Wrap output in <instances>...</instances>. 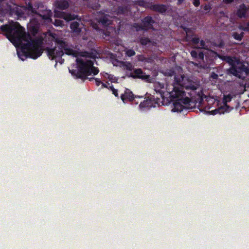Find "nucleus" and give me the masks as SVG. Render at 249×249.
Listing matches in <instances>:
<instances>
[{
	"label": "nucleus",
	"mask_w": 249,
	"mask_h": 249,
	"mask_svg": "<svg viewBox=\"0 0 249 249\" xmlns=\"http://www.w3.org/2000/svg\"><path fill=\"white\" fill-rule=\"evenodd\" d=\"M1 31L13 44L21 45L20 52H18V57L24 61L27 58L36 59L43 53L41 38H33L18 22L3 25Z\"/></svg>",
	"instance_id": "nucleus-1"
},
{
	"label": "nucleus",
	"mask_w": 249,
	"mask_h": 249,
	"mask_svg": "<svg viewBox=\"0 0 249 249\" xmlns=\"http://www.w3.org/2000/svg\"><path fill=\"white\" fill-rule=\"evenodd\" d=\"M76 61L77 64V70H70V72L72 75L75 76L77 78L81 79L83 81H85L88 79L89 81L94 79L97 86L102 84V82L99 78L88 77V76L92 74L95 75L99 72L98 68L93 66V61L89 59H83L77 58Z\"/></svg>",
	"instance_id": "nucleus-2"
},
{
	"label": "nucleus",
	"mask_w": 249,
	"mask_h": 249,
	"mask_svg": "<svg viewBox=\"0 0 249 249\" xmlns=\"http://www.w3.org/2000/svg\"><path fill=\"white\" fill-rule=\"evenodd\" d=\"M174 79V82L172 86V90H170L169 88H167V91L171 97H178L185 95V92L183 90L184 89L186 90L196 89L195 83L188 78L181 75L175 76Z\"/></svg>",
	"instance_id": "nucleus-3"
},
{
	"label": "nucleus",
	"mask_w": 249,
	"mask_h": 249,
	"mask_svg": "<svg viewBox=\"0 0 249 249\" xmlns=\"http://www.w3.org/2000/svg\"><path fill=\"white\" fill-rule=\"evenodd\" d=\"M58 48L54 47L52 48L47 47L46 51L48 56L51 59H56L57 57H62L64 53L68 55H72L74 57H77L79 52L72 49L69 44L63 40L57 39L56 41Z\"/></svg>",
	"instance_id": "nucleus-4"
},
{
	"label": "nucleus",
	"mask_w": 249,
	"mask_h": 249,
	"mask_svg": "<svg viewBox=\"0 0 249 249\" xmlns=\"http://www.w3.org/2000/svg\"><path fill=\"white\" fill-rule=\"evenodd\" d=\"M9 9L10 15L12 16H16L18 18H26L25 12H26L28 13H36V11L31 2L23 6L15 4L13 6H10Z\"/></svg>",
	"instance_id": "nucleus-5"
},
{
	"label": "nucleus",
	"mask_w": 249,
	"mask_h": 249,
	"mask_svg": "<svg viewBox=\"0 0 249 249\" xmlns=\"http://www.w3.org/2000/svg\"><path fill=\"white\" fill-rule=\"evenodd\" d=\"M228 72L240 79H243L245 76H243L242 74L245 72V75H248L249 74V67L237 59L235 63L229 69Z\"/></svg>",
	"instance_id": "nucleus-6"
},
{
	"label": "nucleus",
	"mask_w": 249,
	"mask_h": 249,
	"mask_svg": "<svg viewBox=\"0 0 249 249\" xmlns=\"http://www.w3.org/2000/svg\"><path fill=\"white\" fill-rule=\"evenodd\" d=\"M160 102V98L158 97L155 98L154 96L150 95L147 98H144V100L141 102L139 107L140 110H144L146 109H149L152 107H155L159 106Z\"/></svg>",
	"instance_id": "nucleus-7"
},
{
	"label": "nucleus",
	"mask_w": 249,
	"mask_h": 249,
	"mask_svg": "<svg viewBox=\"0 0 249 249\" xmlns=\"http://www.w3.org/2000/svg\"><path fill=\"white\" fill-rule=\"evenodd\" d=\"M140 6L149 9L153 11L158 12L161 14L165 13L168 9L167 6L163 4H152V3L149 2H145L143 0L140 1Z\"/></svg>",
	"instance_id": "nucleus-8"
},
{
	"label": "nucleus",
	"mask_w": 249,
	"mask_h": 249,
	"mask_svg": "<svg viewBox=\"0 0 249 249\" xmlns=\"http://www.w3.org/2000/svg\"><path fill=\"white\" fill-rule=\"evenodd\" d=\"M144 29V31H147L149 30H154L153 24L155 23V21L149 16H147L141 20Z\"/></svg>",
	"instance_id": "nucleus-9"
},
{
	"label": "nucleus",
	"mask_w": 249,
	"mask_h": 249,
	"mask_svg": "<svg viewBox=\"0 0 249 249\" xmlns=\"http://www.w3.org/2000/svg\"><path fill=\"white\" fill-rule=\"evenodd\" d=\"M135 98H142V96H134L133 92L129 89H126L124 90V93L122 94L121 96V98L123 102H132Z\"/></svg>",
	"instance_id": "nucleus-10"
},
{
	"label": "nucleus",
	"mask_w": 249,
	"mask_h": 249,
	"mask_svg": "<svg viewBox=\"0 0 249 249\" xmlns=\"http://www.w3.org/2000/svg\"><path fill=\"white\" fill-rule=\"evenodd\" d=\"M249 11V6H247L245 4L242 3L239 6L236 15L240 18H246L247 14Z\"/></svg>",
	"instance_id": "nucleus-11"
},
{
	"label": "nucleus",
	"mask_w": 249,
	"mask_h": 249,
	"mask_svg": "<svg viewBox=\"0 0 249 249\" xmlns=\"http://www.w3.org/2000/svg\"><path fill=\"white\" fill-rule=\"evenodd\" d=\"M129 77H132L134 79L139 78L145 80L147 79L149 77V76L146 75L141 69L139 68L134 69L133 72L130 73Z\"/></svg>",
	"instance_id": "nucleus-12"
},
{
	"label": "nucleus",
	"mask_w": 249,
	"mask_h": 249,
	"mask_svg": "<svg viewBox=\"0 0 249 249\" xmlns=\"http://www.w3.org/2000/svg\"><path fill=\"white\" fill-rule=\"evenodd\" d=\"M53 5L55 7L61 10L67 9L70 6V3L67 0H55Z\"/></svg>",
	"instance_id": "nucleus-13"
},
{
	"label": "nucleus",
	"mask_w": 249,
	"mask_h": 249,
	"mask_svg": "<svg viewBox=\"0 0 249 249\" xmlns=\"http://www.w3.org/2000/svg\"><path fill=\"white\" fill-rule=\"evenodd\" d=\"M111 17L108 14H103L98 18V22L105 27L110 25L112 22Z\"/></svg>",
	"instance_id": "nucleus-14"
},
{
	"label": "nucleus",
	"mask_w": 249,
	"mask_h": 249,
	"mask_svg": "<svg viewBox=\"0 0 249 249\" xmlns=\"http://www.w3.org/2000/svg\"><path fill=\"white\" fill-rule=\"evenodd\" d=\"M185 95H183L182 96H180L178 97H171L170 95V97L173 100H174V99H178L179 101V102L182 104V105L185 107V108H189L191 99L188 97H185Z\"/></svg>",
	"instance_id": "nucleus-15"
},
{
	"label": "nucleus",
	"mask_w": 249,
	"mask_h": 249,
	"mask_svg": "<svg viewBox=\"0 0 249 249\" xmlns=\"http://www.w3.org/2000/svg\"><path fill=\"white\" fill-rule=\"evenodd\" d=\"M175 99L173 103L174 107L172 108V111L173 112H181L185 108V107L182 105L178 99Z\"/></svg>",
	"instance_id": "nucleus-16"
},
{
	"label": "nucleus",
	"mask_w": 249,
	"mask_h": 249,
	"mask_svg": "<svg viewBox=\"0 0 249 249\" xmlns=\"http://www.w3.org/2000/svg\"><path fill=\"white\" fill-rule=\"evenodd\" d=\"M59 14L60 15V17L63 18L68 21L74 20L75 19H78V16L75 15L74 14H71L70 13H65L64 12H60Z\"/></svg>",
	"instance_id": "nucleus-17"
},
{
	"label": "nucleus",
	"mask_w": 249,
	"mask_h": 249,
	"mask_svg": "<svg viewBox=\"0 0 249 249\" xmlns=\"http://www.w3.org/2000/svg\"><path fill=\"white\" fill-rule=\"evenodd\" d=\"M70 28L72 32L76 34H79L81 32L80 23L77 21L72 22L70 25Z\"/></svg>",
	"instance_id": "nucleus-18"
},
{
	"label": "nucleus",
	"mask_w": 249,
	"mask_h": 249,
	"mask_svg": "<svg viewBox=\"0 0 249 249\" xmlns=\"http://www.w3.org/2000/svg\"><path fill=\"white\" fill-rule=\"evenodd\" d=\"M186 38L188 41H191L194 45H197L199 43L200 39L198 37L193 36H189L187 34Z\"/></svg>",
	"instance_id": "nucleus-19"
},
{
	"label": "nucleus",
	"mask_w": 249,
	"mask_h": 249,
	"mask_svg": "<svg viewBox=\"0 0 249 249\" xmlns=\"http://www.w3.org/2000/svg\"><path fill=\"white\" fill-rule=\"evenodd\" d=\"M236 60L237 58L235 57L226 55L224 61L228 63L231 67H232L234 64L235 63Z\"/></svg>",
	"instance_id": "nucleus-20"
},
{
	"label": "nucleus",
	"mask_w": 249,
	"mask_h": 249,
	"mask_svg": "<svg viewBox=\"0 0 249 249\" xmlns=\"http://www.w3.org/2000/svg\"><path fill=\"white\" fill-rule=\"evenodd\" d=\"M238 28L246 32H249V20L244 22L238 26Z\"/></svg>",
	"instance_id": "nucleus-21"
},
{
	"label": "nucleus",
	"mask_w": 249,
	"mask_h": 249,
	"mask_svg": "<svg viewBox=\"0 0 249 249\" xmlns=\"http://www.w3.org/2000/svg\"><path fill=\"white\" fill-rule=\"evenodd\" d=\"M231 99V97L230 95L224 96L223 99L224 105L222 107H224L225 109H227V111H228V109L230 108V107L227 105V102H230Z\"/></svg>",
	"instance_id": "nucleus-22"
},
{
	"label": "nucleus",
	"mask_w": 249,
	"mask_h": 249,
	"mask_svg": "<svg viewBox=\"0 0 249 249\" xmlns=\"http://www.w3.org/2000/svg\"><path fill=\"white\" fill-rule=\"evenodd\" d=\"M225 112H227V109H225L224 107L222 106L218 107L214 110H212L211 111V114L215 115L216 114H224Z\"/></svg>",
	"instance_id": "nucleus-23"
},
{
	"label": "nucleus",
	"mask_w": 249,
	"mask_h": 249,
	"mask_svg": "<svg viewBox=\"0 0 249 249\" xmlns=\"http://www.w3.org/2000/svg\"><path fill=\"white\" fill-rule=\"evenodd\" d=\"M210 53L212 54L213 57H214V59H216V58H219L221 59L222 60L224 61L226 55H222L216 52L210 50Z\"/></svg>",
	"instance_id": "nucleus-24"
},
{
	"label": "nucleus",
	"mask_w": 249,
	"mask_h": 249,
	"mask_svg": "<svg viewBox=\"0 0 249 249\" xmlns=\"http://www.w3.org/2000/svg\"><path fill=\"white\" fill-rule=\"evenodd\" d=\"M244 33L243 32H241L240 34H238L237 32H233L232 34V36L235 39L241 41L244 37Z\"/></svg>",
	"instance_id": "nucleus-25"
},
{
	"label": "nucleus",
	"mask_w": 249,
	"mask_h": 249,
	"mask_svg": "<svg viewBox=\"0 0 249 249\" xmlns=\"http://www.w3.org/2000/svg\"><path fill=\"white\" fill-rule=\"evenodd\" d=\"M133 27L136 30V31H144V29L143 27L142 24L138 23H134L133 25Z\"/></svg>",
	"instance_id": "nucleus-26"
},
{
	"label": "nucleus",
	"mask_w": 249,
	"mask_h": 249,
	"mask_svg": "<svg viewBox=\"0 0 249 249\" xmlns=\"http://www.w3.org/2000/svg\"><path fill=\"white\" fill-rule=\"evenodd\" d=\"M123 66L124 69L128 71H131L134 70L133 65L129 62H125Z\"/></svg>",
	"instance_id": "nucleus-27"
},
{
	"label": "nucleus",
	"mask_w": 249,
	"mask_h": 249,
	"mask_svg": "<svg viewBox=\"0 0 249 249\" xmlns=\"http://www.w3.org/2000/svg\"><path fill=\"white\" fill-rule=\"evenodd\" d=\"M140 43L142 45H146L150 42V39L148 37H142L140 38Z\"/></svg>",
	"instance_id": "nucleus-28"
},
{
	"label": "nucleus",
	"mask_w": 249,
	"mask_h": 249,
	"mask_svg": "<svg viewBox=\"0 0 249 249\" xmlns=\"http://www.w3.org/2000/svg\"><path fill=\"white\" fill-rule=\"evenodd\" d=\"M200 47H198V48H202L210 52L211 49H210L208 46L206 45L205 42L203 40H200Z\"/></svg>",
	"instance_id": "nucleus-29"
},
{
	"label": "nucleus",
	"mask_w": 249,
	"mask_h": 249,
	"mask_svg": "<svg viewBox=\"0 0 249 249\" xmlns=\"http://www.w3.org/2000/svg\"><path fill=\"white\" fill-rule=\"evenodd\" d=\"M204 54L203 52H198L197 59L196 61L200 62L204 61Z\"/></svg>",
	"instance_id": "nucleus-30"
},
{
	"label": "nucleus",
	"mask_w": 249,
	"mask_h": 249,
	"mask_svg": "<svg viewBox=\"0 0 249 249\" xmlns=\"http://www.w3.org/2000/svg\"><path fill=\"white\" fill-rule=\"evenodd\" d=\"M126 54L129 57H131L135 55V52L133 49H128L126 51Z\"/></svg>",
	"instance_id": "nucleus-31"
},
{
	"label": "nucleus",
	"mask_w": 249,
	"mask_h": 249,
	"mask_svg": "<svg viewBox=\"0 0 249 249\" xmlns=\"http://www.w3.org/2000/svg\"><path fill=\"white\" fill-rule=\"evenodd\" d=\"M198 53L196 50H192L191 52V55L193 58L194 60H196L197 59Z\"/></svg>",
	"instance_id": "nucleus-32"
},
{
	"label": "nucleus",
	"mask_w": 249,
	"mask_h": 249,
	"mask_svg": "<svg viewBox=\"0 0 249 249\" xmlns=\"http://www.w3.org/2000/svg\"><path fill=\"white\" fill-rule=\"evenodd\" d=\"M63 21L60 19H55L54 25L55 26H61L63 25Z\"/></svg>",
	"instance_id": "nucleus-33"
},
{
	"label": "nucleus",
	"mask_w": 249,
	"mask_h": 249,
	"mask_svg": "<svg viewBox=\"0 0 249 249\" xmlns=\"http://www.w3.org/2000/svg\"><path fill=\"white\" fill-rule=\"evenodd\" d=\"M211 44H212V46H215V47H218L220 48H223V45H224L223 43L222 42H221L219 44H217L216 43H215L214 42H211Z\"/></svg>",
	"instance_id": "nucleus-34"
},
{
	"label": "nucleus",
	"mask_w": 249,
	"mask_h": 249,
	"mask_svg": "<svg viewBox=\"0 0 249 249\" xmlns=\"http://www.w3.org/2000/svg\"><path fill=\"white\" fill-rule=\"evenodd\" d=\"M212 9L211 5L210 4H205L203 7V9L205 11H210Z\"/></svg>",
	"instance_id": "nucleus-35"
},
{
	"label": "nucleus",
	"mask_w": 249,
	"mask_h": 249,
	"mask_svg": "<svg viewBox=\"0 0 249 249\" xmlns=\"http://www.w3.org/2000/svg\"><path fill=\"white\" fill-rule=\"evenodd\" d=\"M193 4L195 7H198L200 5V0H193Z\"/></svg>",
	"instance_id": "nucleus-36"
},
{
	"label": "nucleus",
	"mask_w": 249,
	"mask_h": 249,
	"mask_svg": "<svg viewBox=\"0 0 249 249\" xmlns=\"http://www.w3.org/2000/svg\"><path fill=\"white\" fill-rule=\"evenodd\" d=\"M106 75H104L105 77H107L108 79H109V80L111 81L113 80V78L114 77L113 75L109 74L107 73H105Z\"/></svg>",
	"instance_id": "nucleus-37"
},
{
	"label": "nucleus",
	"mask_w": 249,
	"mask_h": 249,
	"mask_svg": "<svg viewBox=\"0 0 249 249\" xmlns=\"http://www.w3.org/2000/svg\"><path fill=\"white\" fill-rule=\"evenodd\" d=\"M57 59H58V62L60 63V64H63L64 62V59L62 58V57H57L56 59H55L56 60V62H57Z\"/></svg>",
	"instance_id": "nucleus-38"
},
{
	"label": "nucleus",
	"mask_w": 249,
	"mask_h": 249,
	"mask_svg": "<svg viewBox=\"0 0 249 249\" xmlns=\"http://www.w3.org/2000/svg\"><path fill=\"white\" fill-rule=\"evenodd\" d=\"M112 94H113L116 97H118V90L113 89V90H112Z\"/></svg>",
	"instance_id": "nucleus-39"
},
{
	"label": "nucleus",
	"mask_w": 249,
	"mask_h": 249,
	"mask_svg": "<svg viewBox=\"0 0 249 249\" xmlns=\"http://www.w3.org/2000/svg\"><path fill=\"white\" fill-rule=\"evenodd\" d=\"M233 0H224V2L225 3L229 4V3H231L232 2H233Z\"/></svg>",
	"instance_id": "nucleus-40"
},
{
	"label": "nucleus",
	"mask_w": 249,
	"mask_h": 249,
	"mask_svg": "<svg viewBox=\"0 0 249 249\" xmlns=\"http://www.w3.org/2000/svg\"><path fill=\"white\" fill-rule=\"evenodd\" d=\"M42 18L44 19H50V16L49 15H43L42 16Z\"/></svg>",
	"instance_id": "nucleus-41"
},
{
	"label": "nucleus",
	"mask_w": 249,
	"mask_h": 249,
	"mask_svg": "<svg viewBox=\"0 0 249 249\" xmlns=\"http://www.w3.org/2000/svg\"><path fill=\"white\" fill-rule=\"evenodd\" d=\"M212 77L213 78V79H217V77H218V75L217 74L214 73H213L212 74Z\"/></svg>",
	"instance_id": "nucleus-42"
},
{
	"label": "nucleus",
	"mask_w": 249,
	"mask_h": 249,
	"mask_svg": "<svg viewBox=\"0 0 249 249\" xmlns=\"http://www.w3.org/2000/svg\"><path fill=\"white\" fill-rule=\"evenodd\" d=\"M184 0H178L177 4L179 5L182 3Z\"/></svg>",
	"instance_id": "nucleus-43"
},
{
	"label": "nucleus",
	"mask_w": 249,
	"mask_h": 249,
	"mask_svg": "<svg viewBox=\"0 0 249 249\" xmlns=\"http://www.w3.org/2000/svg\"><path fill=\"white\" fill-rule=\"evenodd\" d=\"M102 88H108V86H107V85L106 84H105V83L102 82Z\"/></svg>",
	"instance_id": "nucleus-44"
},
{
	"label": "nucleus",
	"mask_w": 249,
	"mask_h": 249,
	"mask_svg": "<svg viewBox=\"0 0 249 249\" xmlns=\"http://www.w3.org/2000/svg\"><path fill=\"white\" fill-rule=\"evenodd\" d=\"M109 89L112 91V90H113V89H115V88L113 87V85H111V86L109 87Z\"/></svg>",
	"instance_id": "nucleus-45"
},
{
	"label": "nucleus",
	"mask_w": 249,
	"mask_h": 249,
	"mask_svg": "<svg viewBox=\"0 0 249 249\" xmlns=\"http://www.w3.org/2000/svg\"><path fill=\"white\" fill-rule=\"evenodd\" d=\"M4 1V0H0V5H1V3Z\"/></svg>",
	"instance_id": "nucleus-46"
},
{
	"label": "nucleus",
	"mask_w": 249,
	"mask_h": 249,
	"mask_svg": "<svg viewBox=\"0 0 249 249\" xmlns=\"http://www.w3.org/2000/svg\"><path fill=\"white\" fill-rule=\"evenodd\" d=\"M160 96H161L162 98H163V95H162V94L161 93H160Z\"/></svg>",
	"instance_id": "nucleus-47"
},
{
	"label": "nucleus",
	"mask_w": 249,
	"mask_h": 249,
	"mask_svg": "<svg viewBox=\"0 0 249 249\" xmlns=\"http://www.w3.org/2000/svg\"><path fill=\"white\" fill-rule=\"evenodd\" d=\"M57 14V13L56 12H55V15H56Z\"/></svg>",
	"instance_id": "nucleus-48"
}]
</instances>
